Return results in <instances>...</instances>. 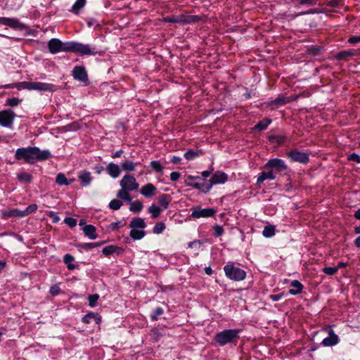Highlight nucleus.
<instances>
[{"label":"nucleus","instance_id":"52","mask_svg":"<svg viewBox=\"0 0 360 360\" xmlns=\"http://www.w3.org/2000/svg\"><path fill=\"white\" fill-rule=\"evenodd\" d=\"M20 84H21V82L4 84V85H1L0 86V89H13V88L22 89Z\"/></svg>","mask_w":360,"mask_h":360},{"label":"nucleus","instance_id":"59","mask_svg":"<svg viewBox=\"0 0 360 360\" xmlns=\"http://www.w3.org/2000/svg\"><path fill=\"white\" fill-rule=\"evenodd\" d=\"M348 159L351 161L360 163V155L356 153H352L351 155H349Z\"/></svg>","mask_w":360,"mask_h":360},{"label":"nucleus","instance_id":"38","mask_svg":"<svg viewBox=\"0 0 360 360\" xmlns=\"http://www.w3.org/2000/svg\"><path fill=\"white\" fill-rule=\"evenodd\" d=\"M86 0H77L72 6V11L75 13H78L79 11L85 5Z\"/></svg>","mask_w":360,"mask_h":360},{"label":"nucleus","instance_id":"11","mask_svg":"<svg viewBox=\"0 0 360 360\" xmlns=\"http://www.w3.org/2000/svg\"><path fill=\"white\" fill-rule=\"evenodd\" d=\"M288 157L294 162L306 164L309 162V158L307 153L293 150L288 153Z\"/></svg>","mask_w":360,"mask_h":360},{"label":"nucleus","instance_id":"47","mask_svg":"<svg viewBox=\"0 0 360 360\" xmlns=\"http://www.w3.org/2000/svg\"><path fill=\"white\" fill-rule=\"evenodd\" d=\"M99 299V295L98 294H93L89 296V304L90 307H94L97 305V301Z\"/></svg>","mask_w":360,"mask_h":360},{"label":"nucleus","instance_id":"18","mask_svg":"<svg viewBox=\"0 0 360 360\" xmlns=\"http://www.w3.org/2000/svg\"><path fill=\"white\" fill-rule=\"evenodd\" d=\"M155 190L156 188L153 184H147L142 186L141 189V194L146 198H150L155 195Z\"/></svg>","mask_w":360,"mask_h":360},{"label":"nucleus","instance_id":"9","mask_svg":"<svg viewBox=\"0 0 360 360\" xmlns=\"http://www.w3.org/2000/svg\"><path fill=\"white\" fill-rule=\"evenodd\" d=\"M120 184L122 188L130 191L138 189L139 186V184L136 181V179L129 174L124 175L120 181Z\"/></svg>","mask_w":360,"mask_h":360},{"label":"nucleus","instance_id":"19","mask_svg":"<svg viewBox=\"0 0 360 360\" xmlns=\"http://www.w3.org/2000/svg\"><path fill=\"white\" fill-rule=\"evenodd\" d=\"M289 102V100L284 96H278L274 100H272L268 103V106L272 108H278L280 106L284 105L287 103Z\"/></svg>","mask_w":360,"mask_h":360},{"label":"nucleus","instance_id":"32","mask_svg":"<svg viewBox=\"0 0 360 360\" xmlns=\"http://www.w3.org/2000/svg\"><path fill=\"white\" fill-rule=\"evenodd\" d=\"M138 163H134L132 161H125L122 163L121 167L124 171L133 172L136 169V166Z\"/></svg>","mask_w":360,"mask_h":360},{"label":"nucleus","instance_id":"48","mask_svg":"<svg viewBox=\"0 0 360 360\" xmlns=\"http://www.w3.org/2000/svg\"><path fill=\"white\" fill-rule=\"evenodd\" d=\"M269 140L273 143H276L279 145L282 144L285 141V137L283 136H269Z\"/></svg>","mask_w":360,"mask_h":360},{"label":"nucleus","instance_id":"22","mask_svg":"<svg viewBox=\"0 0 360 360\" xmlns=\"http://www.w3.org/2000/svg\"><path fill=\"white\" fill-rule=\"evenodd\" d=\"M129 226L130 228H134L138 229H141V230H143L146 227V224L143 219L136 217L131 221Z\"/></svg>","mask_w":360,"mask_h":360},{"label":"nucleus","instance_id":"17","mask_svg":"<svg viewBox=\"0 0 360 360\" xmlns=\"http://www.w3.org/2000/svg\"><path fill=\"white\" fill-rule=\"evenodd\" d=\"M291 288L288 290V293L291 295H296L302 292L304 288L303 285L297 280H293L290 283Z\"/></svg>","mask_w":360,"mask_h":360},{"label":"nucleus","instance_id":"49","mask_svg":"<svg viewBox=\"0 0 360 360\" xmlns=\"http://www.w3.org/2000/svg\"><path fill=\"white\" fill-rule=\"evenodd\" d=\"M338 271V267L326 266L323 269V271L330 276L335 275Z\"/></svg>","mask_w":360,"mask_h":360},{"label":"nucleus","instance_id":"41","mask_svg":"<svg viewBox=\"0 0 360 360\" xmlns=\"http://www.w3.org/2000/svg\"><path fill=\"white\" fill-rule=\"evenodd\" d=\"M200 18L198 15H183V20L184 24H189L196 22L200 20Z\"/></svg>","mask_w":360,"mask_h":360},{"label":"nucleus","instance_id":"26","mask_svg":"<svg viewBox=\"0 0 360 360\" xmlns=\"http://www.w3.org/2000/svg\"><path fill=\"white\" fill-rule=\"evenodd\" d=\"M79 181L82 182L83 186L89 185L91 181V173L89 172H83L78 176Z\"/></svg>","mask_w":360,"mask_h":360},{"label":"nucleus","instance_id":"31","mask_svg":"<svg viewBox=\"0 0 360 360\" xmlns=\"http://www.w3.org/2000/svg\"><path fill=\"white\" fill-rule=\"evenodd\" d=\"M271 123V120L266 118L259 122L255 126V129L257 131H263L266 129L268 126Z\"/></svg>","mask_w":360,"mask_h":360},{"label":"nucleus","instance_id":"12","mask_svg":"<svg viewBox=\"0 0 360 360\" xmlns=\"http://www.w3.org/2000/svg\"><path fill=\"white\" fill-rule=\"evenodd\" d=\"M72 75L75 80L79 82L87 83L89 81L87 72L84 66H75Z\"/></svg>","mask_w":360,"mask_h":360},{"label":"nucleus","instance_id":"44","mask_svg":"<svg viewBox=\"0 0 360 360\" xmlns=\"http://www.w3.org/2000/svg\"><path fill=\"white\" fill-rule=\"evenodd\" d=\"M116 250H118L117 248V246H115V245H108V246L105 247L102 250V252H103V254L104 255L109 256L111 254L116 252Z\"/></svg>","mask_w":360,"mask_h":360},{"label":"nucleus","instance_id":"55","mask_svg":"<svg viewBox=\"0 0 360 360\" xmlns=\"http://www.w3.org/2000/svg\"><path fill=\"white\" fill-rule=\"evenodd\" d=\"M64 222L70 227L73 228L77 225V220L72 217H66Z\"/></svg>","mask_w":360,"mask_h":360},{"label":"nucleus","instance_id":"42","mask_svg":"<svg viewBox=\"0 0 360 360\" xmlns=\"http://www.w3.org/2000/svg\"><path fill=\"white\" fill-rule=\"evenodd\" d=\"M150 167L157 173H162L164 169L163 166L160 164V162L157 160L152 161L150 162Z\"/></svg>","mask_w":360,"mask_h":360},{"label":"nucleus","instance_id":"16","mask_svg":"<svg viewBox=\"0 0 360 360\" xmlns=\"http://www.w3.org/2000/svg\"><path fill=\"white\" fill-rule=\"evenodd\" d=\"M106 171H107L108 174L113 179L117 178L120 174V167L113 162H110L107 165Z\"/></svg>","mask_w":360,"mask_h":360},{"label":"nucleus","instance_id":"61","mask_svg":"<svg viewBox=\"0 0 360 360\" xmlns=\"http://www.w3.org/2000/svg\"><path fill=\"white\" fill-rule=\"evenodd\" d=\"M348 42L352 44L360 43V36H352L349 37Z\"/></svg>","mask_w":360,"mask_h":360},{"label":"nucleus","instance_id":"43","mask_svg":"<svg viewBox=\"0 0 360 360\" xmlns=\"http://www.w3.org/2000/svg\"><path fill=\"white\" fill-rule=\"evenodd\" d=\"M122 205V202L121 200L114 199L110 202L108 206H109L110 209H111L112 210H117L121 207Z\"/></svg>","mask_w":360,"mask_h":360},{"label":"nucleus","instance_id":"36","mask_svg":"<svg viewBox=\"0 0 360 360\" xmlns=\"http://www.w3.org/2000/svg\"><path fill=\"white\" fill-rule=\"evenodd\" d=\"M164 21L172 23H184L183 15L167 16L164 18Z\"/></svg>","mask_w":360,"mask_h":360},{"label":"nucleus","instance_id":"3","mask_svg":"<svg viewBox=\"0 0 360 360\" xmlns=\"http://www.w3.org/2000/svg\"><path fill=\"white\" fill-rule=\"evenodd\" d=\"M240 329H226L217 333L214 337V341L220 347L226 345H236L240 338Z\"/></svg>","mask_w":360,"mask_h":360},{"label":"nucleus","instance_id":"13","mask_svg":"<svg viewBox=\"0 0 360 360\" xmlns=\"http://www.w3.org/2000/svg\"><path fill=\"white\" fill-rule=\"evenodd\" d=\"M338 342V336L334 333L333 330H330L328 332V336L323 340L321 344L325 347H331L336 345Z\"/></svg>","mask_w":360,"mask_h":360},{"label":"nucleus","instance_id":"39","mask_svg":"<svg viewBox=\"0 0 360 360\" xmlns=\"http://www.w3.org/2000/svg\"><path fill=\"white\" fill-rule=\"evenodd\" d=\"M142 208H143V205L141 202L134 201L131 203L129 210H130V211H131L134 213H138L141 211Z\"/></svg>","mask_w":360,"mask_h":360},{"label":"nucleus","instance_id":"15","mask_svg":"<svg viewBox=\"0 0 360 360\" xmlns=\"http://www.w3.org/2000/svg\"><path fill=\"white\" fill-rule=\"evenodd\" d=\"M0 23L13 29H17L20 25L19 20L15 18L0 17Z\"/></svg>","mask_w":360,"mask_h":360},{"label":"nucleus","instance_id":"58","mask_svg":"<svg viewBox=\"0 0 360 360\" xmlns=\"http://www.w3.org/2000/svg\"><path fill=\"white\" fill-rule=\"evenodd\" d=\"M49 292L53 296H56L60 293V288L58 285H53L50 288Z\"/></svg>","mask_w":360,"mask_h":360},{"label":"nucleus","instance_id":"10","mask_svg":"<svg viewBox=\"0 0 360 360\" xmlns=\"http://www.w3.org/2000/svg\"><path fill=\"white\" fill-rule=\"evenodd\" d=\"M200 182H196V183H189L187 181H185V184L188 186H191L195 189L200 190L202 193H208L211 188H212V184L211 183L210 180H206L202 179V180L200 181Z\"/></svg>","mask_w":360,"mask_h":360},{"label":"nucleus","instance_id":"5","mask_svg":"<svg viewBox=\"0 0 360 360\" xmlns=\"http://www.w3.org/2000/svg\"><path fill=\"white\" fill-rule=\"evenodd\" d=\"M224 271L225 276L230 280L234 281H241L246 277V272L238 267L234 266L233 264H228L224 266Z\"/></svg>","mask_w":360,"mask_h":360},{"label":"nucleus","instance_id":"56","mask_svg":"<svg viewBox=\"0 0 360 360\" xmlns=\"http://www.w3.org/2000/svg\"><path fill=\"white\" fill-rule=\"evenodd\" d=\"M353 55V53L348 51H343L338 53L337 58L338 59H343L346 58L349 56H352Z\"/></svg>","mask_w":360,"mask_h":360},{"label":"nucleus","instance_id":"1","mask_svg":"<svg viewBox=\"0 0 360 360\" xmlns=\"http://www.w3.org/2000/svg\"><path fill=\"white\" fill-rule=\"evenodd\" d=\"M48 48L51 53L56 54L59 52H72L79 56H94L99 53L96 46L84 44L77 41L63 42L58 39L53 38L48 42Z\"/></svg>","mask_w":360,"mask_h":360},{"label":"nucleus","instance_id":"51","mask_svg":"<svg viewBox=\"0 0 360 360\" xmlns=\"http://www.w3.org/2000/svg\"><path fill=\"white\" fill-rule=\"evenodd\" d=\"M20 101H21L17 98H10L6 100V105L15 107L17 106L20 103Z\"/></svg>","mask_w":360,"mask_h":360},{"label":"nucleus","instance_id":"7","mask_svg":"<svg viewBox=\"0 0 360 360\" xmlns=\"http://www.w3.org/2000/svg\"><path fill=\"white\" fill-rule=\"evenodd\" d=\"M191 217L194 219L208 218L214 215L216 210L214 208H202L200 206H195L191 208Z\"/></svg>","mask_w":360,"mask_h":360},{"label":"nucleus","instance_id":"2","mask_svg":"<svg viewBox=\"0 0 360 360\" xmlns=\"http://www.w3.org/2000/svg\"><path fill=\"white\" fill-rule=\"evenodd\" d=\"M51 157L49 150H41L38 147L19 148L15 153L18 160H23L26 163L34 164L37 160L44 161Z\"/></svg>","mask_w":360,"mask_h":360},{"label":"nucleus","instance_id":"50","mask_svg":"<svg viewBox=\"0 0 360 360\" xmlns=\"http://www.w3.org/2000/svg\"><path fill=\"white\" fill-rule=\"evenodd\" d=\"M37 210V205L36 204H32L26 207V209L23 211L22 215L27 216Z\"/></svg>","mask_w":360,"mask_h":360},{"label":"nucleus","instance_id":"20","mask_svg":"<svg viewBox=\"0 0 360 360\" xmlns=\"http://www.w3.org/2000/svg\"><path fill=\"white\" fill-rule=\"evenodd\" d=\"M83 232L89 239L94 240L97 238L96 229L93 225L89 224L84 226L83 228Z\"/></svg>","mask_w":360,"mask_h":360},{"label":"nucleus","instance_id":"35","mask_svg":"<svg viewBox=\"0 0 360 360\" xmlns=\"http://www.w3.org/2000/svg\"><path fill=\"white\" fill-rule=\"evenodd\" d=\"M162 211V210L160 207L155 205H152L148 208V212L151 214V217L153 219H156L160 214Z\"/></svg>","mask_w":360,"mask_h":360},{"label":"nucleus","instance_id":"62","mask_svg":"<svg viewBox=\"0 0 360 360\" xmlns=\"http://www.w3.org/2000/svg\"><path fill=\"white\" fill-rule=\"evenodd\" d=\"M321 11H319L317 8H311L307 11L302 12L298 14V15H303L306 14H316V13H320Z\"/></svg>","mask_w":360,"mask_h":360},{"label":"nucleus","instance_id":"60","mask_svg":"<svg viewBox=\"0 0 360 360\" xmlns=\"http://www.w3.org/2000/svg\"><path fill=\"white\" fill-rule=\"evenodd\" d=\"M123 226V224L121 221L113 222L110 224V229L112 231L115 230L116 229L121 228Z\"/></svg>","mask_w":360,"mask_h":360},{"label":"nucleus","instance_id":"57","mask_svg":"<svg viewBox=\"0 0 360 360\" xmlns=\"http://www.w3.org/2000/svg\"><path fill=\"white\" fill-rule=\"evenodd\" d=\"M342 4V0H330L327 3V5L333 7V8H338Z\"/></svg>","mask_w":360,"mask_h":360},{"label":"nucleus","instance_id":"25","mask_svg":"<svg viewBox=\"0 0 360 360\" xmlns=\"http://www.w3.org/2000/svg\"><path fill=\"white\" fill-rule=\"evenodd\" d=\"M75 261V257L70 254H66L63 257V262L67 265V268L69 270H74L76 269L77 266L73 264Z\"/></svg>","mask_w":360,"mask_h":360},{"label":"nucleus","instance_id":"23","mask_svg":"<svg viewBox=\"0 0 360 360\" xmlns=\"http://www.w3.org/2000/svg\"><path fill=\"white\" fill-rule=\"evenodd\" d=\"M319 0H292L295 8H299L302 6H311L317 4Z\"/></svg>","mask_w":360,"mask_h":360},{"label":"nucleus","instance_id":"29","mask_svg":"<svg viewBox=\"0 0 360 360\" xmlns=\"http://www.w3.org/2000/svg\"><path fill=\"white\" fill-rule=\"evenodd\" d=\"M18 180L21 183H31L32 181V176L26 172H20L17 175Z\"/></svg>","mask_w":360,"mask_h":360},{"label":"nucleus","instance_id":"6","mask_svg":"<svg viewBox=\"0 0 360 360\" xmlns=\"http://www.w3.org/2000/svg\"><path fill=\"white\" fill-rule=\"evenodd\" d=\"M15 113L12 110H3L0 111V125L8 129L13 128Z\"/></svg>","mask_w":360,"mask_h":360},{"label":"nucleus","instance_id":"28","mask_svg":"<svg viewBox=\"0 0 360 360\" xmlns=\"http://www.w3.org/2000/svg\"><path fill=\"white\" fill-rule=\"evenodd\" d=\"M102 243H78L76 245L77 248H81L85 250H91L93 248L99 247Z\"/></svg>","mask_w":360,"mask_h":360},{"label":"nucleus","instance_id":"14","mask_svg":"<svg viewBox=\"0 0 360 360\" xmlns=\"http://www.w3.org/2000/svg\"><path fill=\"white\" fill-rule=\"evenodd\" d=\"M227 174L223 172L218 171L214 174L210 179L212 184V186L216 184H224L227 181Z\"/></svg>","mask_w":360,"mask_h":360},{"label":"nucleus","instance_id":"8","mask_svg":"<svg viewBox=\"0 0 360 360\" xmlns=\"http://www.w3.org/2000/svg\"><path fill=\"white\" fill-rule=\"evenodd\" d=\"M265 169H271V170H275L277 172H281L287 169V165L285 162L278 158H273L269 160L264 165Z\"/></svg>","mask_w":360,"mask_h":360},{"label":"nucleus","instance_id":"21","mask_svg":"<svg viewBox=\"0 0 360 360\" xmlns=\"http://www.w3.org/2000/svg\"><path fill=\"white\" fill-rule=\"evenodd\" d=\"M275 179H276V176H275L273 170H270L266 172H262L259 174V176L257 177V184H261L266 179L274 180Z\"/></svg>","mask_w":360,"mask_h":360},{"label":"nucleus","instance_id":"45","mask_svg":"<svg viewBox=\"0 0 360 360\" xmlns=\"http://www.w3.org/2000/svg\"><path fill=\"white\" fill-rule=\"evenodd\" d=\"M23 211L19 210H10L7 214H5L6 217H24L25 215H22Z\"/></svg>","mask_w":360,"mask_h":360},{"label":"nucleus","instance_id":"37","mask_svg":"<svg viewBox=\"0 0 360 360\" xmlns=\"http://www.w3.org/2000/svg\"><path fill=\"white\" fill-rule=\"evenodd\" d=\"M164 314V310L162 307L155 308L151 313L150 319L153 321H157L160 316Z\"/></svg>","mask_w":360,"mask_h":360},{"label":"nucleus","instance_id":"24","mask_svg":"<svg viewBox=\"0 0 360 360\" xmlns=\"http://www.w3.org/2000/svg\"><path fill=\"white\" fill-rule=\"evenodd\" d=\"M131 231L129 233L130 237L136 240H141L146 236V232L143 230H139L138 229L131 228Z\"/></svg>","mask_w":360,"mask_h":360},{"label":"nucleus","instance_id":"53","mask_svg":"<svg viewBox=\"0 0 360 360\" xmlns=\"http://www.w3.org/2000/svg\"><path fill=\"white\" fill-rule=\"evenodd\" d=\"M224 229L222 228V226H219V225H215L214 226V236L215 237H219L221 236V235L224 234Z\"/></svg>","mask_w":360,"mask_h":360},{"label":"nucleus","instance_id":"46","mask_svg":"<svg viewBox=\"0 0 360 360\" xmlns=\"http://www.w3.org/2000/svg\"><path fill=\"white\" fill-rule=\"evenodd\" d=\"M165 224L163 222H158L153 227V233L155 234H160L165 229Z\"/></svg>","mask_w":360,"mask_h":360},{"label":"nucleus","instance_id":"30","mask_svg":"<svg viewBox=\"0 0 360 360\" xmlns=\"http://www.w3.org/2000/svg\"><path fill=\"white\" fill-rule=\"evenodd\" d=\"M172 198L167 194H162L159 197L158 202L162 208L167 209Z\"/></svg>","mask_w":360,"mask_h":360},{"label":"nucleus","instance_id":"27","mask_svg":"<svg viewBox=\"0 0 360 360\" xmlns=\"http://www.w3.org/2000/svg\"><path fill=\"white\" fill-rule=\"evenodd\" d=\"M73 181H74V179H70V181H68L65 175L63 173L58 174V175L56 176V182L60 186L69 185V184H72L73 182Z\"/></svg>","mask_w":360,"mask_h":360},{"label":"nucleus","instance_id":"34","mask_svg":"<svg viewBox=\"0 0 360 360\" xmlns=\"http://www.w3.org/2000/svg\"><path fill=\"white\" fill-rule=\"evenodd\" d=\"M129 190H127L125 188H122L117 192V195L118 198L131 202V196H130V195L129 193Z\"/></svg>","mask_w":360,"mask_h":360},{"label":"nucleus","instance_id":"64","mask_svg":"<svg viewBox=\"0 0 360 360\" xmlns=\"http://www.w3.org/2000/svg\"><path fill=\"white\" fill-rule=\"evenodd\" d=\"M202 244V243L200 240H193L190 243H188V248H193L196 247L197 245L200 246Z\"/></svg>","mask_w":360,"mask_h":360},{"label":"nucleus","instance_id":"33","mask_svg":"<svg viewBox=\"0 0 360 360\" xmlns=\"http://www.w3.org/2000/svg\"><path fill=\"white\" fill-rule=\"evenodd\" d=\"M262 235L265 238H271L275 235V227L272 225H267L264 226Z\"/></svg>","mask_w":360,"mask_h":360},{"label":"nucleus","instance_id":"40","mask_svg":"<svg viewBox=\"0 0 360 360\" xmlns=\"http://www.w3.org/2000/svg\"><path fill=\"white\" fill-rule=\"evenodd\" d=\"M200 153L198 150H189L184 153V158L188 160H191L198 157Z\"/></svg>","mask_w":360,"mask_h":360},{"label":"nucleus","instance_id":"4","mask_svg":"<svg viewBox=\"0 0 360 360\" xmlns=\"http://www.w3.org/2000/svg\"><path fill=\"white\" fill-rule=\"evenodd\" d=\"M21 88L27 90L53 92L57 90L56 85L40 82H21Z\"/></svg>","mask_w":360,"mask_h":360},{"label":"nucleus","instance_id":"63","mask_svg":"<svg viewBox=\"0 0 360 360\" xmlns=\"http://www.w3.org/2000/svg\"><path fill=\"white\" fill-rule=\"evenodd\" d=\"M180 176H181V174L179 172H172L170 174V179L172 181H177L179 179Z\"/></svg>","mask_w":360,"mask_h":360},{"label":"nucleus","instance_id":"54","mask_svg":"<svg viewBox=\"0 0 360 360\" xmlns=\"http://www.w3.org/2000/svg\"><path fill=\"white\" fill-rule=\"evenodd\" d=\"M95 317V313L90 312L86 314L85 316L82 317V322L84 323H89L91 322V320Z\"/></svg>","mask_w":360,"mask_h":360}]
</instances>
